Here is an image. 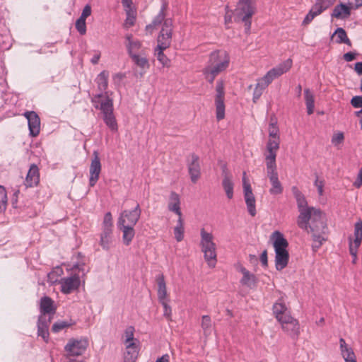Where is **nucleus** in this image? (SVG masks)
I'll list each match as a JSON object with an SVG mask.
<instances>
[{
  "instance_id": "obj_4",
  "label": "nucleus",
  "mask_w": 362,
  "mask_h": 362,
  "mask_svg": "<svg viewBox=\"0 0 362 362\" xmlns=\"http://www.w3.org/2000/svg\"><path fill=\"white\" fill-rule=\"evenodd\" d=\"M200 245L204 257L210 267H214L216 263V246L214 243L213 235L206 232L204 228L201 229Z\"/></svg>"
},
{
  "instance_id": "obj_51",
  "label": "nucleus",
  "mask_w": 362,
  "mask_h": 362,
  "mask_svg": "<svg viewBox=\"0 0 362 362\" xmlns=\"http://www.w3.org/2000/svg\"><path fill=\"white\" fill-rule=\"evenodd\" d=\"M283 192V187L279 181L274 183H272V187L269 189V192L272 194H279Z\"/></svg>"
},
{
  "instance_id": "obj_47",
  "label": "nucleus",
  "mask_w": 362,
  "mask_h": 362,
  "mask_svg": "<svg viewBox=\"0 0 362 362\" xmlns=\"http://www.w3.org/2000/svg\"><path fill=\"white\" fill-rule=\"evenodd\" d=\"M7 203V194L4 187L0 185V213L5 211Z\"/></svg>"
},
{
  "instance_id": "obj_48",
  "label": "nucleus",
  "mask_w": 362,
  "mask_h": 362,
  "mask_svg": "<svg viewBox=\"0 0 362 362\" xmlns=\"http://www.w3.org/2000/svg\"><path fill=\"white\" fill-rule=\"evenodd\" d=\"M127 18L124 22V26L126 28H130L134 25L136 17L134 15V13L130 8H126Z\"/></svg>"
},
{
  "instance_id": "obj_13",
  "label": "nucleus",
  "mask_w": 362,
  "mask_h": 362,
  "mask_svg": "<svg viewBox=\"0 0 362 362\" xmlns=\"http://www.w3.org/2000/svg\"><path fill=\"white\" fill-rule=\"evenodd\" d=\"M246 173H243V190H244V197L245 200V203L247 205V209L248 213L252 216H255L257 214L256 211V206H255V198L252 193L251 186L249 183L246 182Z\"/></svg>"
},
{
  "instance_id": "obj_10",
  "label": "nucleus",
  "mask_w": 362,
  "mask_h": 362,
  "mask_svg": "<svg viewBox=\"0 0 362 362\" xmlns=\"http://www.w3.org/2000/svg\"><path fill=\"white\" fill-rule=\"evenodd\" d=\"M172 33L173 21L170 18H166L157 38L158 45H160L163 48H168L171 44Z\"/></svg>"
},
{
  "instance_id": "obj_29",
  "label": "nucleus",
  "mask_w": 362,
  "mask_h": 362,
  "mask_svg": "<svg viewBox=\"0 0 362 362\" xmlns=\"http://www.w3.org/2000/svg\"><path fill=\"white\" fill-rule=\"evenodd\" d=\"M130 58L134 64L141 69L140 75L142 76L150 67L148 59L144 54H134Z\"/></svg>"
},
{
  "instance_id": "obj_60",
  "label": "nucleus",
  "mask_w": 362,
  "mask_h": 362,
  "mask_svg": "<svg viewBox=\"0 0 362 362\" xmlns=\"http://www.w3.org/2000/svg\"><path fill=\"white\" fill-rule=\"evenodd\" d=\"M91 14V8L89 5H86L83 9L82 13L79 18L86 20Z\"/></svg>"
},
{
  "instance_id": "obj_44",
  "label": "nucleus",
  "mask_w": 362,
  "mask_h": 362,
  "mask_svg": "<svg viewBox=\"0 0 362 362\" xmlns=\"http://www.w3.org/2000/svg\"><path fill=\"white\" fill-rule=\"evenodd\" d=\"M202 328L205 336H209L211 334V320L209 315H203L202 318Z\"/></svg>"
},
{
  "instance_id": "obj_64",
  "label": "nucleus",
  "mask_w": 362,
  "mask_h": 362,
  "mask_svg": "<svg viewBox=\"0 0 362 362\" xmlns=\"http://www.w3.org/2000/svg\"><path fill=\"white\" fill-rule=\"evenodd\" d=\"M260 261L264 267H267L268 265L267 260V250H264L260 255Z\"/></svg>"
},
{
  "instance_id": "obj_31",
  "label": "nucleus",
  "mask_w": 362,
  "mask_h": 362,
  "mask_svg": "<svg viewBox=\"0 0 362 362\" xmlns=\"http://www.w3.org/2000/svg\"><path fill=\"white\" fill-rule=\"evenodd\" d=\"M166 4H163L161 8L158 15L154 18L152 23L146 26V30L151 33L153 30L156 28L157 26L160 25L162 23H164L165 20V11L166 10Z\"/></svg>"
},
{
  "instance_id": "obj_39",
  "label": "nucleus",
  "mask_w": 362,
  "mask_h": 362,
  "mask_svg": "<svg viewBox=\"0 0 362 362\" xmlns=\"http://www.w3.org/2000/svg\"><path fill=\"white\" fill-rule=\"evenodd\" d=\"M305 104L307 107L308 114L312 115L314 112L315 107V100L314 96L309 89H305L304 90Z\"/></svg>"
},
{
  "instance_id": "obj_46",
  "label": "nucleus",
  "mask_w": 362,
  "mask_h": 362,
  "mask_svg": "<svg viewBox=\"0 0 362 362\" xmlns=\"http://www.w3.org/2000/svg\"><path fill=\"white\" fill-rule=\"evenodd\" d=\"M323 233H312L313 244L312 245L313 250L316 251L322 245L325 238L322 236Z\"/></svg>"
},
{
  "instance_id": "obj_57",
  "label": "nucleus",
  "mask_w": 362,
  "mask_h": 362,
  "mask_svg": "<svg viewBox=\"0 0 362 362\" xmlns=\"http://www.w3.org/2000/svg\"><path fill=\"white\" fill-rule=\"evenodd\" d=\"M315 185L317 189V192L320 196H322L323 194V187H324V181L320 180L318 177H317L315 181Z\"/></svg>"
},
{
  "instance_id": "obj_40",
  "label": "nucleus",
  "mask_w": 362,
  "mask_h": 362,
  "mask_svg": "<svg viewBox=\"0 0 362 362\" xmlns=\"http://www.w3.org/2000/svg\"><path fill=\"white\" fill-rule=\"evenodd\" d=\"M167 48H163L160 45H157V47L155 49V54L156 55L157 59L162 64L163 66H170V60L164 54L163 51Z\"/></svg>"
},
{
  "instance_id": "obj_33",
  "label": "nucleus",
  "mask_w": 362,
  "mask_h": 362,
  "mask_svg": "<svg viewBox=\"0 0 362 362\" xmlns=\"http://www.w3.org/2000/svg\"><path fill=\"white\" fill-rule=\"evenodd\" d=\"M112 228H103L100 244L104 250H107L110 248V244L112 242Z\"/></svg>"
},
{
  "instance_id": "obj_21",
  "label": "nucleus",
  "mask_w": 362,
  "mask_h": 362,
  "mask_svg": "<svg viewBox=\"0 0 362 362\" xmlns=\"http://www.w3.org/2000/svg\"><path fill=\"white\" fill-rule=\"evenodd\" d=\"M238 270L242 273L243 277L240 279V283L243 286H246L250 288L256 287L257 279L256 276L249 272L243 266H239Z\"/></svg>"
},
{
  "instance_id": "obj_2",
  "label": "nucleus",
  "mask_w": 362,
  "mask_h": 362,
  "mask_svg": "<svg viewBox=\"0 0 362 362\" xmlns=\"http://www.w3.org/2000/svg\"><path fill=\"white\" fill-rule=\"evenodd\" d=\"M271 240L273 241V247L275 251L276 269L278 271H281L288 263L289 254L287 250L288 243L279 230L272 233Z\"/></svg>"
},
{
  "instance_id": "obj_12",
  "label": "nucleus",
  "mask_w": 362,
  "mask_h": 362,
  "mask_svg": "<svg viewBox=\"0 0 362 362\" xmlns=\"http://www.w3.org/2000/svg\"><path fill=\"white\" fill-rule=\"evenodd\" d=\"M291 66L292 60L288 59L269 70L262 79L265 81L267 84L269 85L274 79L287 72L291 68Z\"/></svg>"
},
{
  "instance_id": "obj_49",
  "label": "nucleus",
  "mask_w": 362,
  "mask_h": 362,
  "mask_svg": "<svg viewBox=\"0 0 362 362\" xmlns=\"http://www.w3.org/2000/svg\"><path fill=\"white\" fill-rule=\"evenodd\" d=\"M276 153H268L266 156L265 160L267 168H276Z\"/></svg>"
},
{
  "instance_id": "obj_5",
  "label": "nucleus",
  "mask_w": 362,
  "mask_h": 362,
  "mask_svg": "<svg viewBox=\"0 0 362 362\" xmlns=\"http://www.w3.org/2000/svg\"><path fill=\"white\" fill-rule=\"evenodd\" d=\"M298 226L306 230L310 228L311 233H325L326 228L325 218L320 209L311 207L303 226Z\"/></svg>"
},
{
  "instance_id": "obj_36",
  "label": "nucleus",
  "mask_w": 362,
  "mask_h": 362,
  "mask_svg": "<svg viewBox=\"0 0 362 362\" xmlns=\"http://www.w3.org/2000/svg\"><path fill=\"white\" fill-rule=\"evenodd\" d=\"M108 76V72L106 71H103L98 75L96 78L95 81L98 86V88L100 91V93H103L107 88Z\"/></svg>"
},
{
  "instance_id": "obj_16",
  "label": "nucleus",
  "mask_w": 362,
  "mask_h": 362,
  "mask_svg": "<svg viewBox=\"0 0 362 362\" xmlns=\"http://www.w3.org/2000/svg\"><path fill=\"white\" fill-rule=\"evenodd\" d=\"M61 291L62 293L68 294L77 289L80 285V278L78 274H74L69 277L63 278L59 281Z\"/></svg>"
},
{
  "instance_id": "obj_18",
  "label": "nucleus",
  "mask_w": 362,
  "mask_h": 362,
  "mask_svg": "<svg viewBox=\"0 0 362 362\" xmlns=\"http://www.w3.org/2000/svg\"><path fill=\"white\" fill-rule=\"evenodd\" d=\"M191 160L187 164L188 172L190 175L191 181L196 183L200 177L201 168L199 164V158L198 156L192 153L190 156Z\"/></svg>"
},
{
  "instance_id": "obj_35",
  "label": "nucleus",
  "mask_w": 362,
  "mask_h": 362,
  "mask_svg": "<svg viewBox=\"0 0 362 362\" xmlns=\"http://www.w3.org/2000/svg\"><path fill=\"white\" fill-rule=\"evenodd\" d=\"M158 284V297L159 300H165L167 296V289L163 274H159L156 276Z\"/></svg>"
},
{
  "instance_id": "obj_53",
  "label": "nucleus",
  "mask_w": 362,
  "mask_h": 362,
  "mask_svg": "<svg viewBox=\"0 0 362 362\" xmlns=\"http://www.w3.org/2000/svg\"><path fill=\"white\" fill-rule=\"evenodd\" d=\"M69 326V325L65 321L57 322L53 325V326L52 327V330L53 332H59L64 328H66Z\"/></svg>"
},
{
  "instance_id": "obj_50",
  "label": "nucleus",
  "mask_w": 362,
  "mask_h": 362,
  "mask_svg": "<svg viewBox=\"0 0 362 362\" xmlns=\"http://www.w3.org/2000/svg\"><path fill=\"white\" fill-rule=\"evenodd\" d=\"M76 28L81 35L86 34V20L82 19V18H78L76 22Z\"/></svg>"
},
{
  "instance_id": "obj_19",
  "label": "nucleus",
  "mask_w": 362,
  "mask_h": 362,
  "mask_svg": "<svg viewBox=\"0 0 362 362\" xmlns=\"http://www.w3.org/2000/svg\"><path fill=\"white\" fill-rule=\"evenodd\" d=\"M103 111H102L103 119L105 124L108 127V128L113 132H116L118 130V125L116 120V118L113 113V104L107 105V107H103Z\"/></svg>"
},
{
  "instance_id": "obj_45",
  "label": "nucleus",
  "mask_w": 362,
  "mask_h": 362,
  "mask_svg": "<svg viewBox=\"0 0 362 362\" xmlns=\"http://www.w3.org/2000/svg\"><path fill=\"white\" fill-rule=\"evenodd\" d=\"M279 138H269L267 144V149L268 153H276V151L279 148Z\"/></svg>"
},
{
  "instance_id": "obj_34",
  "label": "nucleus",
  "mask_w": 362,
  "mask_h": 362,
  "mask_svg": "<svg viewBox=\"0 0 362 362\" xmlns=\"http://www.w3.org/2000/svg\"><path fill=\"white\" fill-rule=\"evenodd\" d=\"M119 229L122 231L123 242L126 245H129L134 237L135 231L133 226L128 225L118 226Z\"/></svg>"
},
{
  "instance_id": "obj_42",
  "label": "nucleus",
  "mask_w": 362,
  "mask_h": 362,
  "mask_svg": "<svg viewBox=\"0 0 362 362\" xmlns=\"http://www.w3.org/2000/svg\"><path fill=\"white\" fill-rule=\"evenodd\" d=\"M334 34L337 35L336 42L339 44L345 43L349 46L351 45V42L350 40L348 38L346 33L344 30V29L341 28H338L335 30Z\"/></svg>"
},
{
  "instance_id": "obj_43",
  "label": "nucleus",
  "mask_w": 362,
  "mask_h": 362,
  "mask_svg": "<svg viewBox=\"0 0 362 362\" xmlns=\"http://www.w3.org/2000/svg\"><path fill=\"white\" fill-rule=\"evenodd\" d=\"M134 331H135L134 327L132 326H129L126 328V329L124 331V344H127L129 343H139V341L137 339H135L134 337Z\"/></svg>"
},
{
  "instance_id": "obj_61",
  "label": "nucleus",
  "mask_w": 362,
  "mask_h": 362,
  "mask_svg": "<svg viewBox=\"0 0 362 362\" xmlns=\"http://www.w3.org/2000/svg\"><path fill=\"white\" fill-rule=\"evenodd\" d=\"M356 55H357V54L356 52H349L345 53L343 56V58L346 62H351L354 59H355L356 57Z\"/></svg>"
},
{
  "instance_id": "obj_23",
  "label": "nucleus",
  "mask_w": 362,
  "mask_h": 362,
  "mask_svg": "<svg viewBox=\"0 0 362 362\" xmlns=\"http://www.w3.org/2000/svg\"><path fill=\"white\" fill-rule=\"evenodd\" d=\"M139 351V343H129L125 344V352L124 354V362H135Z\"/></svg>"
},
{
  "instance_id": "obj_26",
  "label": "nucleus",
  "mask_w": 362,
  "mask_h": 362,
  "mask_svg": "<svg viewBox=\"0 0 362 362\" xmlns=\"http://www.w3.org/2000/svg\"><path fill=\"white\" fill-rule=\"evenodd\" d=\"M104 97L103 93H100L98 94L95 95L91 98V103H93L94 107L97 110H100L101 112L103 111V107H107V105H111L113 104L112 99H111L105 93V99L102 100L101 98Z\"/></svg>"
},
{
  "instance_id": "obj_9",
  "label": "nucleus",
  "mask_w": 362,
  "mask_h": 362,
  "mask_svg": "<svg viewBox=\"0 0 362 362\" xmlns=\"http://www.w3.org/2000/svg\"><path fill=\"white\" fill-rule=\"evenodd\" d=\"M216 98H215V105H216V118L217 119L221 120L225 117V104H224V83L222 80H218L216 83Z\"/></svg>"
},
{
  "instance_id": "obj_62",
  "label": "nucleus",
  "mask_w": 362,
  "mask_h": 362,
  "mask_svg": "<svg viewBox=\"0 0 362 362\" xmlns=\"http://www.w3.org/2000/svg\"><path fill=\"white\" fill-rule=\"evenodd\" d=\"M354 185L357 188H359L361 186H362V166L361 168L359 170L357 178L354 182Z\"/></svg>"
},
{
  "instance_id": "obj_1",
  "label": "nucleus",
  "mask_w": 362,
  "mask_h": 362,
  "mask_svg": "<svg viewBox=\"0 0 362 362\" xmlns=\"http://www.w3.org/2000/svg\"><path fill=\"white\" fill-rule=\"evenodd\" d=\"M230 57L226 51L216 50L211 52L207 65L203 69L205 79L213 83L215 78L229 66Z\"/></svg>"
},
{
  "instance_id": "obj_55",
  "label": "nucleus",
  "mask_w": 362,
  "mask_h": 362,
  "mask_svg": "<svg viewBox=\"0 0 362 362\" xmlns=\"http://www.w3.org/2000/svg\"><path fill=\"white\" fill-rule=\"evenodd\" d=\"M336 0H317L315 4H319L320 6L323 11L330 7Z\"/></svg>"
},
{
  "instance_id": "obj_6",
  "label": "nucleus",
  "mask_w": 362,
  "mask_h": 362,
  "mask_svg": "<svg viewBox=\"0 0 362 362\" xmlns=\"http://www.w3.org/2000/svg\"><path fill=\"white\" fill-rule=\"evenodd\" d=\"M88 345V339L86 337H81L80 339L71 338L64 346L66 358L81 356L85 353Z\"/></svg>"
},
{
  "instance_id": "obj_59",
  "label": "nucleus",
  "mask_w": 362,
  "mask_h": 362,
  "mask_svg": "<svg viewBox=\"0 0 362 362\" xmlns=\"http://www.w3.org/2000/svg\"><path fill=\"white\" fill-rule=\"evenodd\" d=\"M160 302L161 303V304L163 305V306L164 308V313H163L164 316H165L166 317H169L171 314L170 307L167 304V303L165 301V300H160Z\"/></svg>"
},
{
  "instance_id": "obj_58",
  "label": "nucleus",
  "mask_w": 362,
  "mask_h": 362,
  "mask_svg": "<svg viewBox=\"0 0 362 362\" xmlns=\"http://www.w3.org/2000/svg\"><path fill=\"white\" fill-rule=\"evenodd\" d=\"M344 134L342 132H339L333 136L332 142L334 144H341L344 141Z\"/></svg>"
},
{
  "instance_id": "obj_8",
  "label": "nucleus",
  "mask_w": 362,
  "mask_h": 362,
  "mask_svg": "<svg viewBox=\"0 0 362 362\" xmlns=\"http://www.w3.org/2000/svg\"><path fill=\"white\" fill-rule=\"evenodd\" d=\"M141 214V210L140 209V206L139 204H136L134 209L124 210L120 214L117 225H128L129 226L134 227L139 220Z\"/></svg>"
},
{
  "instance_id": "obj_15",
  "label": "nucleus",
  "mask_w": 362,
  "mask_h": 362,
  "mask_svg": "<svg viewBox=\"0 0 362 362\" xmlns=\"http://www.w3.org/2000/svg\"><path fill=\"white\" fill-rule=\"evenodd\" d=\"M23 115L28 119L30 135L37 136L40 130V119L37 114L34 111H27Z\"/></svg>"
},
{
  "instance_id": "obj_32",
  "label": "nucleus",
  "mask_w": 362,
  "mask_h": 362,
  "mask_svg": "<svg viewBox=\"0 0 362 362\" xmlns=\"http://www.w3.org/2000/svg\"><path fill=\"white\" fill-rule=\"evenodd\" d=\"M351 6H348L344 4L336 6L332 13V17L339 19H344L348 18L351 14Z\"/></svg>"
},
{
  "instance_id": "obj_38",
  "label": "nucleus",
  "mask_w": 362,
  "mask_h": 362,
  "mask_svg": "<svg viewBox=\"0 0 362 362\" xmlns=\"http://www.w3.org/2000/svg\"><path fill=\"white\" fill-rule=\"evenodd\" d=\"M222 186L226 192V197L231 199L233 197V187L234 184L232 180V177H223L222 180Z\"/></svg>"
},
{
  "instance_id": "obj_24",
  "label": "nucleus",
  "mask_w": 362,
  "mask_h": 362,
  "mask_svg": "<svg viewBox=\"0 0 362 362\" xmlns=\"http://www.w3.org/2000/svg\"><path fill=\"white\" fill-rule=\"evenodd\" d=\"M273 313L279 322L283 321L286 315H291L282 298L274 304Z\"/></svg>"
},
{
  "instance_id": "obj_25",
  "label": "nucleus",
  "mask_w": 362,
  "mask_h": 362,
  "mask_svg": "<svg viewBox=\"0 0 362 362\" xmlns=\"http://www.w3.org/2000/svg\"><path fill=\"white\" fill-rule=\"evenodd\" d=\"M125 40V46L129 57L138 54V52L141 48V42L139 40L134 39L132 34L127 35Z\"/></svg>"
},
{
  "instance_id": "obj_20",
  "label": "nucleus",
  "mask_w": 362,
  "mask_h": 362,
  "mask_svg": "<svg viewBox=\"0 0 362 362\" xmlns=\"http://www.w3.org/2000/svg\"><path fill=\"white\" fill-rule=\"evenodd\" d=\"M180 204L181 201L180 195L175 192H171L168 202V209L170 211L177 215L178 218L182 216Z\"/></svg>"
},
{
  "instance_id": "obj_28",
  "label": "nucleus",
  "mask_w": 362,
  "mask_h": 362,
  "mask_svg": "<svg viewBox=\"0 0 362 362\" xmlns=\"http://www.w3.org/2000/svg\"><path fill=\"white\" fill-rule=\"evenodd\" d=\"M49 320H46L45 316L40 315L37 321V334L41 337L45 342L49 340Z\"/></svg>"
},
{
  "instance_id": "obj_37",
  "label": "nucleus",
  "mask_w": 362,
  "mask_h": 362,
  "mask_svg": "<svg viewBox=\"0 0 362 362\" xmlns=\"http://www.w3.org/2000/svg\"><path fill=\"white\" fill-rule=\"evenodd\" d=\"M324 11L321 8L319 4H315V5L311 8L308 13L305 17L303 24L308 25L309 24L315 17L322 13Z\"/></svg>"
},
{
  "instance_id": "obj_22",
  "label": "nucleus",
  "mask_w": 362,
  "mask_h": 362,
  "mask_svg": "<svg viewBox=\"0 0 362 362\" xmlns=\"http://www.w3.org/2000/svg\"><path fill=\"white\" fill-rule=\"evenodd\" d=\"M40 181L39 169L35 164L30 165L27 173L25 185L26 187H33L38 184Z\"/></svg>"
},
{
  "instance_id": "obj_41",
  "label": "nucleus",
  "mask_w": 362,
  "mask_h": 362,
  "mask_svg": "<svg viewBox=\"0 0 362 362\" xmlns=\"http://www.w3.org/2000/svg\"><path fill=\"white\" fill-rule=\"evenodd\" d=\"M175 238L177 242H180L184 238V222L182 217H179L177 225L174 228Z\"/></svg>"
},
{
  "instance_id": "obj_52",
  "label": "nucleus",
  "mask_w": 362,
  "mask_h": 362,
  "mask_svg": "<svg viewBox=\"0 0 362 362\" xmlns=\"http://www.w3.org/2000/svg\"><path fill=\"white\" fill-rule=\"evenodd\" d=\"M103 228H107L112 229V217L110 212H107L105 214L103 222Z\"/></svg>"
},
{
  "instance_id": "obj_27",
  "label": "nucleus",
  "mask_w": 362,
  "mask_h": 362,
  "mask_svg": "<svg viewBox=\"0 0 362 362\" xmlns=\"http://www.w3.org/2000/svg\"><path fill=\"white\" fill-rule=\"evenodd\" d=\"M40 315L45 316L46 314L53 315L55 313L56 308L54 306V301L48 296H44L40 300Z\"/></svg>"
},
{
  "instance_id": "obj_17",
  "label": "nucleus",
  "mask_w": 362,
  "mask_h": 362,
  "mask_svg": "<svg viewBox=\"0 0 362 362\" xmlns=\"http://www.w3.org/2000/svg\"><path fill=\"white\" fill-rule=\"evenodd\" d=\"M354 236L355 238L352 241L349 238V252L352 256L356 257L358 248L359 247L362 241V221H359L355 223L354 226Z\"/></svg>"
},
{
  "instance_id": "obj_30",
  "label": "nucleus",
  "mask_w": 362,
  "mask_h": 362,
  "mask_svg": "<svg viewBox=\"0 0 362 362\" xmlns=\"http://www.w3.org/2000/svg\"><path fill=\"white\" fill-rule=\"evenodd\" d=\"M341 354L345 362H356V358L352 349L349 347L343 338L339 339Z\"/></svg>"
},
{
  "instance_id": "obj_56",
  "label": "nucleus",
  "mask_w": 362,
  "mask_h": 362,
  "mask_svg": "<svg viewBox=\"0 0 362 362\" xmlns=\"http://www.w3.org/2000/svg\"><path fill=\"white\" fill-rule=\"evenodd\" d=\"M351 105L355 108L362 107V96H354L351 100Z\"/></svg>"
},
{
  "instance_id": "obj_11",
  "label": "nucleus",
  "mask_w": 362,
  "mask_h": 362,
  "mask_svg": "<svg viewBox=\"0 0 362 362\" xmlns=\"http://www.w3.org/2000/svg\"><path fill=\"white\" fill-rule=\"evenodd\" d=\"M284 332L292 339L296 340L300 335V325L298 320L291 315H286L283 321L280 322Z\"/></svg>"
},
{
  "instance_id": "obj_7",
  "label": "nucleus",
  "mask_w": 362,
  "mask_h": 362,
  "mask_svg": "<svg viewBox=\"0 0 362 362\" xmlns=\"http://www.w3.org/2000/svg\"><path fill=\"white\" fill-rule=\"evenodd\" d=\"M291 191L296 200L298 209L300 213L298 217L297 223L298 225L303 226V223L308 218L309 210L311 207L308 206V202L305 196L297 187H292Z\"/></svg>"
},
{
  "instance_id": "obj_3",
  "label": "nucleus",
  "mask_w": 362,
  "mask_h": 362,
  "mask_svg": "<svg viewBox=\"0 0 362 362\" xmlns=\"http://www.w3.org/2000/svg\"><path fill=\"white\" fill-rule=\"evenodd\" d=\"M256 11L255 0H239L234 11L235 19L245 23V31L251 28V18Z\"/></svg>"
},
{
  "instance_id": "obj_14",
  "label": "nucleus",
  "mask_w": 362,
  "mask_h": 362,
  "mask_svg": "<svg viewBox=\"0 0 362 362\" xmlns=\"http://www.w3.org/2000/svg\"><path fill=\"white\" fill-rule=\"evenodd\" d=\"M101 172V163L100 160L98 156V153L97 151H94L93 153V158L91 160L89 173V185L90 187H94L98 182L100 174Z\"/></svg>"
},
{
  "instance_id": "obj_54",
  "label": "nucleus",
  "mask_w": 362,
  "mask_h": 362,
  "mask_svg": "<svg viewBox=\"0 0 362 362\" xmlns=\"http://www.w3.org/2000/svg\"><path fill=\"white\" fill-rule=\"evenodd\" d=\"M279 128L275 123H271L269 127V138H279Z\"/></svg>"
},
{
  "instance_id": "obj_63",
  "label": "nucleus",
  "mask_w": 362,
  "mask_h": 362,
  "mask_svg": "<svg viewBox=\"0 0 362 362\" xmlns=\"http://www.w3.org/2000/svg\"><path fill=\"white\" fill-rule=\"evenodd\" d=\"M269 85L266 83L265 81H264L262 78L258 79L257 83L256 84L255 88L258 89H261V90L264 91V90Z\"/></svg>"
}]
</instances>
